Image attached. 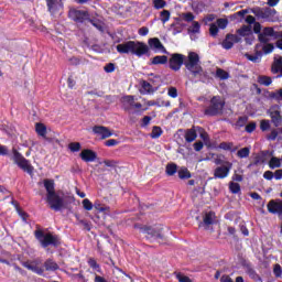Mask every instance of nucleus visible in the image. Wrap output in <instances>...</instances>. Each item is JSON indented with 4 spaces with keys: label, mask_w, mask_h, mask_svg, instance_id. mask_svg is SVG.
<instances>
[{
    "label": "nucleus",
    "mask_w": 282,
    "mask_h": 282,
    "mask_svg": "<svg viewBox=\"0 0 282 282\" xmlns=\"http://www.w3.org/2000/svg\"><path fill=\"white\" fill-rule=\"evenodd\" d=\"M149 45L140 41H128L117 45L119 54H133L140 57L149 54Z\"/></svg>",
    "instance_id": "1"
},
{
    "label": "nucleus",
    "mask_w": 282,
    "mask_h": 282,
    "mask_svg": "<svg viewBox=\"0 0 282 282\" xmlns=\"http://www.w3.org/2000/svg\"><path fill=\"white\" fill-rule=\"evenodd\" d=\"M184 65L188 72L194 74V76H197L204 72L202 68V63L199 62V54L196 52L188 53V55L184 58Z\"/></svg>",
    "instance_id": "2"
},
{
    "label": "nucleus",
    "mask_w": 282,
    "mask_h": 282,
    "mask_svg": "<svg viewBox=\"0 0 282 282\" xmlns=\"http://www.w3.org/2000/svg\"><path fill=\"white\" fill-rule=\"evenodd\" d=\"M197 133L199 138H202L204 144H206V147H210V138L208 137V132L202 127H193L192 129L186 130V142H195V140H197Z\"/></svg>",
    "instance_id": "3"
},
{
    "label": "nucleus",
    "mask_w": 282,
    "mask_h": 282,
    "mask_svg": "<svg viewBox=\"0 0 282 282\" xmlns=\"http://www.w3.org/2000/svg\"><path fill=\"white\" fill-rule=\"evenodd\" d=\"M225 105L226 101L221 97L216 96L210 100V106L205 110V113L207 116H217V113H221Z\"/></svg>",
    "instance_id": "4"
},
{
    "label": "nucleus",
    "mask_w": 282,
    "mask_h": 282,
    "mask_svg": "<svg viewBox=\"0 0 282 282\" xmlns=\"http://www.w3.org/2000/svg\"><path fill=\"white\" fill-rule=\"evenodd\" d=\"M215 163L216 164H223V165L215 169L214 177L216 180L226 178V176L230 174V171L232 169V164L229 161L221 162L219 160H216Z\"/></svg>",
    "instance_id": "5"
},
{
    "label": "nucleus",
    "mask_w": 282,
    "mask_h": 282,
    "mask_svg": "<svg viewBox=\"0 0 282 282\" xmlns=\"http://www.w3.org/2000/svg\"><path fill=\"white\" fill-rule=\"evenodd\" d=\"M13 161L25 173L32 174L34 172V166H32L30 161L23 158V155H21V153H19L17 150H13Z\"/></svg>",
    "instance_id": "6"
},
{
    "label": "nucleus",
    "mask_w": 282,
    "mask_h": 282,
    "mask_svg": "<svg viewBox=\"0 0 282 282\" xmlns=\"http://www.w3.org/2000/svg\"><path fill=\"white\" fill-rule=\"evenodd\" d=\"M35 237L36 239H39V241H41L44 248H47V246H52V245L56 246V243H58V237L52 234L44 235L43 231L41 230L35 231Z\"/></svg>",
    "instance_id": "7"
},
{
    "label": "nucleus",
    "mask_w": 282,
    "mask_h": 282,
    "mask_svg": "<svg viewBox=\"0 0 282 282\" xmlns=\"http://www.w3.org/2000/svg\"><path fill=\"white\" fill-rule=\"evenodd\" d=\"M121 104L126 111H131V109H142V104L135 102V98L131 95L123 96L121 98Z\"/></svg>",
    "instance_id": "8"
},
{
    "label": "nucleus",
    "mask_w": 282,
    "mask_h": 282,
    "mask_svg": "<svg viewBox=\"0 0 282 282\" xmlns=\"http://www.w3.org/2000/svg\"><path fill=\"white\" fill-rule=\"evenodd\" d=\"M228 28V19L220 18L216 21V23H212L209 25V34L210 36H215L219 33V30H226Z\"/></svg>",
    "instance_id": "9"
},
{
    "label": "nucleus",
    "mask_w": 282,
    "mask_h": 282,
    "mask_svg": "<svg viewBox=\"0 0 282 282\" xmlns=\"http://www.w3.org/2000/svg\"><path fill=\"white\" fill-rule=\"evenodd\" d=\"M68 17L78 23H83V21H89V13L87 11L70 9Z\"/></svg>",
    "instance_id": "10"
},
{
    "label": "nucleus",
    "mask_w": 282,
    "mask_h": 282,
    "mask_svg": "<svg viewBox=\"0 0 282 282\" xmlns=\"http://www.w3.org/2000/svg\"><path fill=\"white\" fill-rule=\"evenodd\" d=\"M93 132L95 133V135H98L100 140H107V138H111V135H113V132H111L109 128L104 126H95L93 128Z\"/></svg>",
    "instance_id": "11"
},
{
    "label": "nucleus",
    "mask_w": 282,
    "mask_h": 282,
    "mask_svg": "<svg viewBox=\"0 0 282 282\" xmlns=\"http://www.w3.org/2000/svg\"><path fill=\"white\" fill-rule=\"evenodd\" d=\"M184 65V55L182 54H173L170 58V67L174 72H177Z\"/></svg>",
    "instance_id": "12"
},
{
    "label": "nucleus",
    "mask_w": 282,
    "mask_h": 282,
    "mask_svg": "<svg viewBox=\"0 0 282 282\" xmlns=\"http://www.w3.org/2000/svg\"><path fill=\"white\" fill-rule=\"evenodd\" d=\"M47 203L53 210H61V208H63V198H61L57 194L47 196Z\"/></svg>",
    "instance_id": "13"
},
{
    "label": "nucleus",
    "mask_w": 282,
    "mask_h": 282,
    "mask_svg": "<svg viewBox=\"0 0 282 282\" xmlns=\"http://www.w3.org/2000/svg\"><path fill=\"white\" fill-rule=\"evenodd\" d=\"M269 116L275 127L281 124V109L279 106H273L269 109Z\"/></svg>",
    "instance_id": "14"
},
{
    "label": "nucleus",
    "mask_w": 282,
    "mask_h": 282,
    "mask_svg": "<svg viewBox=\"0 0 282 282\" xmlns=\"http://www.w3.org/2000/svg\"><path fill=\"white\" fill-rule=\"evenodd\" d=\"M79 158L83 160V162H96V158H98V154L91 149H84L79 153Z\"/></svg>",
    "instance_id": "15"
},
{
    "label": "nucleus",
    "mask_w": 282,
    "mask_h": 282,
    "mask_svg": "<svg viewBox=\"0 0 282 282\" xmlns=\"http://www.w3.org/2000/svg\"><path fill=\"white\" fill-rule=\"evenodd\" d=\"M239 41H241V37H239V35L228 34L223 41L221 45L224 50H230L232 45H235V43H239Z\"/></svg>",
    "instance_id": "16"
},
{
    "label": "nucleus",
    "mask_w": 282,
    "mask_h": 282,
    "mask_svg": "<svg viewBox=\"0 0 282 282\" xmlns=\"http://www.w3.org/2000/svg\"><path fill=\"white\" fill-rule=\"evenodd\" d=\"M267 208H268L269 213H272L273 215L276 213H282V200L281 199H271L268 203Z\"/></svg>",
    "instance_id": "17"
},
{
    "label": "nucleus",
    "mask_w": 282,
    "mask_h": 282,
    "mask_svg": "<svg viewBox=\"0 0 282 282\" xmlns=\"http://www.w3.org/2000/svg\"><path fill=\"white\" fill-rule=\"evenodd\" d=\"M148 45L151 50H156L158 52L166 53V48L158 37H152L148 40Z\"/></svg>",
    "instance_id": "18"
},
{
    "label": "nucleus",
    "mask_w": 282,
    "mask_h": 282,
    "mask_svg": "<svg viewBox=\"0 0 282 282\" xmlns=\"http://www.w3.org/2000/svg\"><path fill=\"white\" fill-rule=\"evenodd\" d=\"M215 221H217V215L215 214V212H205L203 214V223L205 224V226H213Z\"/></svg>",
    "instance_id": "19"
},
{
    "label": "nucleus",
    "mask_w": 282,
    "mask_h": 282,
    "mask_svg": "<svg viewBox=\"0 0 282 282\" xmlns=\"http://www.w3.org/2000/svg\"><path fill=\"white\" fill-rule=\"evenodd\" d=\"M46 6L51 14H56V12L63 8V3L58 2L57 0H46Z\"/></svg>",
    "instance_id": "20"
},
{
    "label": "nucleus",
    "mask_w": 282,
    "mask_h": 282,
    "mask_svg": "<svg viewBox=\"0 0 282 282\" xmlns=\"http://www.w3.org/2000/svg\"><path fill=\"white\" fill-rule=\"evenodd\" d=\"M268 36H275L274 29L264 28L262 33L259 34V41L261 43H268Z\"/></svg>",
    "instance_id": "21"
},
{
    "label": "nucleus",
    "mask_w": 282,
    "mask_h": 282,
    "mask_svg": "<svg viewBox=\"0 0 282 282\" xmlns=\"http://www.w3.org/2000/svg\"><path fill=\"white\" fill-rule=\"evenodd\" d=\"M272 74H279L282 76V57H275L271 66Z\"/></svg>",
    "instance_id": "22"
},
{
    "label": "nucleus",
    "mask_w": 282,
    "mask_h": 282,
    "mask_svg": "<svg viewBox=\"0 0 282 282\" xmlns=\"http://www.w3.org/2000/svg\"><path fill=\"white\" fill-rule=\"evenodd\" d=\"M25 268H28V270L36 272V274H43V269H41V264L39 263V261L26 262Z\"/></svg>",
    "instance_id": "23"
},
{
    "label": "nucleus",
    "mask_w": 282,
    "mask_h": 282,
    "mask_svg": "<svg viewBox=\"0 0 282 282\" xmlns=\"http://www.w3.org/2000/svg\"><path fill=\"white\" fill-rule=\"evenodd\" d=\"M43 184L46 188L47 197L56 194V192L54 191V180L46 178L44 180Z\"/></svg>",
    "instance_id": "24"
},
{
    "label": "nucleus",
    "mask_w": 282,
    "mask_h": 282,
    "mask_svg": "<svg viewBox=\"0 0 282 282\" xmlns=\"http://www.w3.org/2000/svg\"><path fill=\"white\" fill-rule=\"evenodd\" d=\"M35 133L40 135L41 138H46L47 137V127L44 126L42 122L35 123Z\"/></svg>",
    "instance_id": "25"
},
{
    "label": "nucleus",
    "mask_w": 282,
    "mask_h": 282,
    "mask_svg": "<svg viewBox=\"0 0 282 282\" xmlns=\"http://www.w3.org/2000/svg\"><path fill=\"white\" fill-rule=\"evenodd\" d=\"M169 57L166 55H158L152 58V65H166Z\"/></svg>",
    "instance_id": "26"
},
{
    "label": "nucleus",
    "mask_w": 282,
    "mask_h": 282,
    "mask_svg": "<svg viewBox=\"0 0 282 282\" xmlns=\"http://www.w3.org/2000/svg\"><path fill=\"white\" fill-rule=\"evenodd\" d=\"M165 173L166 175H169L170 177L175 175L177 173V164L175 163H169L166 166H165Z\"/></svg>",
    "instance_id": "27"
},
{
    "label": "nucleus",
    "mask_w": 282,
    "mask_h": 282,
    "mask_svg": "<svg viewBox=\"0 0 282 282\" xmlns=\"http://www.w3.org/2000/svg\"><path fill=\"white\" fill-rule=\"evenodd\" d=\"M281 162H282V156L281 159L276 156H272L269 161V167L270 169H281Z\"/></svg>",
    "instance_id": "28"
},
{
    "label": "nucleus",
    "mask_w": 282,
    "mask_h": 282,
    "mask_svg": "<svg viewBox=\"0 0 282 282\" xmlns=\"http://www.w3.org/2000/svg\"><path fill=\"white\" fill-rule=\"evenodd\" d=\"M237 34H239V36H250V34H252V28L250 25H243L237 31Z\"/></svg>",
    "instance_id": "29"
},
{
    "label": "nucleus",
    "mask_w": 282,
    "mask_h": 282,
    "mask_svg": "<svg viewBox=\"0 0 282 282\" xmlns=\"http://www.w3.org/2000/svg\"><path fill=\"white\" fill-rule=\"evenodd\" d=\"M199 30H202V25L197 21H193L188 28L189 34H199Z\"/></svg>",
    "instance_id": "30"
},
{
    "label": "nucleus",
    "mask_w": 282,
    "mask_h": 282,
    "mask_svg": "<svg viewBox=\"0 0 282 282\" xmlns=\"http://www.w3.org/2000/svg\"><path fill=\"white\" fill-rule=\"evenodd\" d=\"M246 58H248V61H251V63H259V61H261V56H263V54L261 53V51H257L254 55H250V54H245Z\"/></svg>",
    "instance_id": "31"
},
{
    "label": "nucleus",
    "mask_w": 282,
    "mask_h": 282,
    "mask_svg": "<svg viewBox=\"0 0 282 282\" xmlns=\"http://www.w3.org/2000/svg\"><path fill=\"white\" fill-rule=\"evenodd\" d=\"M177 173L180 180H191V171L187 167H181Z\"/></svg>",
    "instance_id": "32"
},
{
    "label": "nucleus",
    "mask_w": 282,
    "mask_h": 282,
    "mask_svg": "<svg viewBox=\"0 0 282 282\" xmlns=\"http://www.w3.org/2000/svg\"><path fill=\"white\" fill-rule=\"evenodd\" d=\"M219 149H223V151H237V148H235V144H232L231 142L220 143Z\"/></svg>",
    "instance_id": "33"
},
{
    "label": "nucleus",
    "mask_w": 282,
    "mask_h": 282,
    "mask_svg": "<svg viewBox=\"0 0 282 282\" xmlns=\"http://www.w3.org/2000/svg\"><path fill=\"white\" fill-rule=\"evenodd\" d=\"M181 19L187 23H191L195 20V15L192 12H186L181 14Z\"/></svg>",
    "instance_id": "34"
},
{
    "label": "nucleus",
    "mask_w": 282,
    "mask_h": 282,
    "mask_svg": "<svg viewBox=\"0 0 282 282\" xmlns=\"http://www.w3.org/2000/svg\"><path fill=\"white\" fill-rule=\"evenodd\" d=\"M216 76H217V78H220V80H226L229 75H228V72H226L221 68H217Z\"/></svg>",
    "instance_id": "35"
},
{
    "label": "nucleus",
    "mask_w": 282,
    "mask_h": 282,
    "mask_svg": "<svg viewBox=\"0 0 282 282\" xmlns=\"http://www.w3.org/2000/svg\"><path fill=\"white\" fill-rule=\"evenodd\" d=\"M68 149H69V151H72V153H78V151H80V143L79 142H70L68 144Z\"/></svg>",
    "instance_id": "36"
},
{
    "label": "nucleus",
    "mask_w": 282,
    "mask_h": 282,
    "mask_svg": "<svg viewBox=\"0 0 282 282\" xmlns=\"http://www.w3.org/2000/svg\"><path fill=\"white\" fill-rule=\"evenodd\" d=\"M83 208L85 210H93L94 209V203H91V200H89V198H85L83 202Z\"/></svg>",
    "instance_id": "37"
},
{
    "label": "nucleus",
    "mask_w": 282,
    "mask_h": 282,
    "mask_svg": "<svg viewBox=\"0 0 282 282\" xmlns=\"http://www.w3.org/2000/svg\"><path fill=\"white\" fill-rule=\"evenodd\" d=\"M160 135H162V128L156 126L153 127L151 132V138L156 139V138H160Z\"/></svg>",
    "instance_id": "38"
},
{
    "label": "nucleus",
    "mask_w": 282,
    "mask_h": 282,
    "mask_svg": "<svg viewBox=\"0 0 282 282\" xmlns=\"http://www.w3.org/2000/svg\"><path fill=\"white\" fill-rule=\"evenodd\" d=\"M258 82L260 83V85H272V78L268 77V76H260L258 78Z\"/></svg>",
    "instance_id": "39"
},
{
    "label": "nucleus",
    "mask_w": 282,
    "mask_h": 282,
    "mask_svg": "<svg viewBox=\"0 0 282 282\" xmlns=\"http://www.w3.org/2000/svg\"><path fill=\"white\" fill-rule=\"evenodd\" d=\"M153 6H154L155 10H162V8H166V1L153 0Z\"/></svg>",
    "instance_id": "40"
},
{
    "label": "nucleus",
    "mask_w": 282,
    "mask_h": 282,
    "mask_svg": "<svg viewBox=\"0 0 282 282\" xmlns=\"http://www.w3.org/2000/svg\"><path fill=\"white\" fill-rule=\"evenodd\" d=\"M238 158H248L250 155V148H242L237 152Z\"/></svg>",
    "instance_id": "41"
},
{
    "label": "nucleus",
    "mask_w": 282,
    "mask_h": 282,
    "mask_svg": "<svg viewBox=\"0 0 282 282\" xmlns=\"http://www.w3.org/2000/svg\"><path fill=\"white\" fill-rule=\"evenodd\" d=\"M46 270H58V264L52 260L45 262Z\"/></svg>",
    "instance_id": "42"
},
{
    "label": "nucleus",
    "mask_w": 282,
    "mask_h": 282,
    "mask_svg": "<svg viewBox=\"0 0 282 282\" xmlns=\"http://www.w3.org/2000/svg\"><path fill=\"white\" fill-rule=\"evenodd\" d=\"M274 51V44L267 43L262 46V52L264 54H271Z\"/></svg>",
    "instance_id": "43"
},
{
    "label": "nucleus",
    "mask_w": 282,
    "mask_h": 282,
    "mask_svg": "<svg viewBox=\"0 0 282 282\" xmlns=\"http://www.w3.org/2000/svg\"><path fill=\"white\" fill-rule=\"evenodd\" d=\"M229 191L231 193H239V191H241V186L239 185V183L231 182L229 184Z\"/></svg>",
    "instance_id": "44"
},
{
    "label": "nucleus",
    "mask_w": 282,
    "mask_h": 282,
    "mask_svg": "<svg viewBox=\"0 0 282 282\" xmlns=\"http://www.w3.org/2000/svg\"><path fill=\"white\" fill-rule=\"evenodd\" d=\"M169 19H171V12H169V10H163L161 12V21H162V23H166V21H169Z\"/></svg>",
    "instance_id": "45"
},
{
    "label": "nucleus",
    "mask_w": 282,
    "mask_h": 282,
    "mask_svg": "<svg viewBox=\"0 0 282 282\" xmlns=\"http://www.w3.org/2000/svg\"><path fill=\"white\" fill-rule=\"evenodd\" d=\"M142 89L144 94H151V91H153V86H151V84H149L148 82H143Z\"/></svg>",
    "instance_id": "46"
},
{
    "label": "nucleus",
    "mask_w": 282,
    "mask_h": 282,
    "mask_svg": "<svg viewBox=\"0 0 282 282\" xmlns=\"http://www.w3.org/2000/svg\"><path fill=\"white\" fill-rule=\"evenodd\" d=\"M176 279H177V281H180V282H193V281H191V278H188V276H186V275H184L183 273H176Z\"/></svg>",
    "instance_id": "47"
},
{
    "label": "nucleus",
    "mask_w": 282,
    "mask_h": 282,
    "mask_svg": "<svg viewBox=\"0 0 282 282\" xmlns=\"http://www.w3.org/2000/svg\"><path fill=\"white\" fill-rule=\"evenodd\" d=\"M215 19H216L215 14H208L207 17H205L203 19V23L205 25H208L209 23H213V21H215Z\"/></svg>",
    "instance_id": "48"
},
{
    "label": "nucleus",
    "mask_w": 282,
    "mask_h": 282,
    "mask_svg": "<svg viewBox=\"0 0 282 282\" xmlns=\"http://www.w3.org/2000/svg\"><path fill=\"white\" fill-rule=\"evenodd\" d=\"M260 129L261 131H268L270 129V120H262L260 122Z\"/></svg>",
    "instance_id": "49"
},
{
    "label": "nucleus",
    "mask_w": 282,
    "mask_h": 282,
    "mask_svg": "<svg viewBox=\"0 0 282 282\" xmlns=\"http://www.w3.org/2000/svg\"><path fill=\"white\" fill-rule=\"evenodd\" d=\"M88 265H90V268H93L94 270H99L100 265H98V262H96V259L90 258L88 260Z\"/></svg>",
    "instance_id": "50"
},
{
    "label": "nucleus",
    "mask_w": 282,
    "mask_h": 282,
    "mask_svg": "<svg viewBox=\"0 0 282 282\" xmlns=\"http://www.w3.org/2000/svg\"><path fill=\"white\" fill-rule=\"evenodd\" d=\"M167 96H170L171 98H177V88L170 87L167 90Z\"/></svg>",
    "instance_id": "51"
},
{
    "label": "nucleus",
    "mask_w": 282,
    "mask_h": 282,
    "mask_svg": "<svg viewBox=\"0 0 282 282\" xmlns=\"http://www.w3.org/2000/svg\"><path fill=\"white\" fill-rule=\"evenodd\" d=\"M257 129V123L256 122H250L246 126V131L247 133H252Z\"/></svg>",
    "instance_id": "52"
},
{
    "label": "nucleus",
    "mask_w": 282,
    "mask_h": 282,
    "mask_svg": "<svg viewBox=\"0 0 282 282\" xmlns=\"http://www.w3.org/2000/svg\"><path fill=\"white\" fill-rule=\"evenodd\" d=\"M273 273L275 276H281L282 275V268L281 264H275L273 268Z\"/></svg>",
    "instance_id": "53"
},
{
    "label": "nucleus",
    "mask_w": 282,
    "mask_h": 282,
    "mask_svg": "<svg viewBox=\"0 0 282 282\" xmlns=\"http://www.w3.org/2000/svg\"><path fill=\"white\" fill-rule=\"evenodd\" d=\"M104 69L107 72V74H111V72L116 69V66L112 63H109L104 67Z\"/></svg>",
    "instance_id": "54"
},
{
    "label": "nucleus",
    "mask_w": 282,
    "mask_h": 282,
    "mask_svg": "<svg viewBox=\"0 0 282 282\" xmlns=\"http://www.w3.org/2000/svg\"><path fill=\"white\" fill-rule=\"evenodd\" d=\"M147 34H149V28L142 26V28L139 29V35L140 36H147Z\"/></svg>",
    "instance_id": "55"
},
{
    "label": "nucleus",
    "mask_w": 282,
    "mask_h": 282,
    "mask_svg": "<svg viewBox=\"0 0 282 282\" xmlns=\"http://www.w3.org/2000/svg\"><path fill=\"white\" fill-rule=\"evenodd\" d=\"M116 144H118L116 139H110L105 142V147H116Z\"/></svg>",
    "instance_id": "56"
},
{
    "label": "nucleus",
    "mask_w": 282,
    "mask_h": 282,
    "mask_svg": "<svg viewBox=\"0 0 282 282\" xmlns=\"http://www.w3.org/2000/svg\"><path fill=\"white\" fill-rule=\"evenodd\" d=\"M264 180H272L274 177V173L272 171H265L263 173Z\"/></svg>",
    "instance_id": "57"
},
{
    "label": "nucleus",
    "mask_w": 282,
    "mask_h": 282,
    "mask_svg": "<svg viewBox=\"0 0 282 282\" xmlns=\"http://www.w3.org/2000/svg\"><path fill=\"white\" fill-rule=\"evenodd\" d=\"M253 32L256 34H260L261 33V23H259V22L253 23Z\"/></svg>",
    "instance_id": "58"
},
{
    "label": "nucleus",
    "mask_w": 282,
    "mask_h": 282,
    "mask_svg": "<svg viewBox=\"0 0 282 282\" xmlns=\"http://www.w3.org/2000/svg\"><path fill=\"white\" fill-rule=\"evenodd\" d=\"M276 135H279V132H276V130H272L267 138L268 140H276Z\"/></svg>",
    "instance_id": "59"
},
{
    "label": "nucleus",
    "mask_w": 282,
    "mask_h": 282,
    "mask_svg": "<svg viewBox=\"0 0 282 282\" xmlns=\"http://www.w3.org/2000/svg\"><path fill=\"white\" fill-rule=\"evenodd\" d=\"M274 180H282V170H276L273 173Z\"/></svg>",
    "instance_id": "60"
},
{
    "label": "nucleus",
    "mask_w": 282,
    "mask_h": 282,
    "mask_svg": "<svg viewBox=\"0 0 282 282\" xmlns=\"http://www.w3.org/2000/svg\"><path fill=\"white\" fill-rule=\"evenodd\" d=\"M194 149L196 151H202V149H204V143H202V141L194 143Z\"/></svg>",
    "instance_id": "61"
},
{
    "label": "nucleus",
    "mask_w": 282,
    "mask_h": 282,
    "mask_svg": "<svg viewBox=\"0 0 282 282\" xmlns=\"http://www.w3.org/2000/svg\"><path fill=\"white\" fill-rule=\"evenodd\" d=\"M252 41H254V35L251 33L247 35L246 43H248V45H252Z\"/></svg>",
    "instance_id": "62"
},
{
    "label": "nucleus",
    "mask_w": 282,
    "mask_h": 282,
    "mask_svg": "<svg viewBox=\"0 0 282 282\" xmlns=\"http://www.w3.org/2000/svg\"><path fill=\"white\" fill-rule=\"evenodd\" d=\"M0 155H8V148L0 144Z\"/></svg>",
    "instance_id": "63"
},
{
    "label": "nucleus",
    "mask_w": 282,
    "mask_h": 282,
    "mask_svg": "<svg viewBox=\"0 0 282 282\" xmlns=\"http://www.w3.org/2000/svg\"><path fill=\"white\" fill-rule=\"evenodd\" d=\"M246 23H249V25H252V23H256V22H254V17L248 15V17L246 18Z\"/></svg>",
    "instance_id": "64"
}]
</instances>
